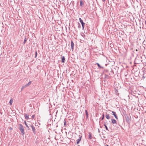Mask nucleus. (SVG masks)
I'll use <instances>...</instances> for the list:
<instances>
[{"mask_svg":"<svg viewBox=\"0 0 146 146\" xmlns=\"http://www.w3.org/2000/svg\"><path fill=\"white\" fill-rule=\"evenodd\" d=\"M25 125H26V126H27V129H29V127L28 126V125L27 124V123L25 121Z\"/></svg>","mask_w":146,"mask_h":146,"instance_id":"14","label":"nucleus"},{"mask_svg":"<svg viewBox=\"0 0 146 146\" xmlns=\"http://www.w3.org/2000/svg\"><path fill=\"white\" fill-rule=\"evenodd\" d=\"M104 126H105V128H106V129L107 130H108H108H108V127H107V126L106 125V123H104Z\"/></svg>","mask_w":146,"mask_h":146,"instance_id":"13","label":"nucleus"},{"mask_svg":"<svg viewBox=\"0 0 146 146\" xmlns=\"http://www.w3.org/2000/svg\"><path fill=\"white\" fill-rule=\"evenodd\" d=\"M36 54H37V52H36V56H35L36 57Z\"/></svg>","mask_w":146,"mask_h":146,"instance_id":"25","label":"nucleus"},{"mask_svg":"<svg viewBox=\"0 0 146 146\" xmlns=\"http://www.w3.org/2000/svg\"><path fill=\"white\" fill-rule=\"evenodd\" d=\"M111 123L113 124V125L114 126H116V120L114 119H111Z\"/></svg>","mask_w":146,"mask_h":146,"instance_id":"3","label":"nucleus"},{"mask_svg":"<svg viewBox=\"0 0 146 146\" xmlns=\"http://www.w3.org/2000/svg\"><path fill=\"white\" fill-rule=\"evenodd\" d=\"M97 65L98 66L100 67V68H102V67L100 65V64L98 63H97Z\"/></svg>","mask_w":146,"mask_h":146,"instance_id":"18","label":"nucleus"},{"mask_svg":"<svg viewBox=\"0 0 146 146\" xmlns=\"http://www.w3.org/2000/svg\"><path fill=\"white\" fill-rule=\"evenodd\" d=\"M62 62L64 63L65 62V58L64 56H62Z\"/></svg>","mask_w":146,"mask_h":146,"instance_id":"10","label":"nucleus"},{"mask_svg":"<svg viewBox=\"0 0 146 146\" xmlns=\"http://www.w3.org/2000/svg\"><path fill=\"white\" fill-rule=\"evenodd\" d=\"M35 117V115H33L32 116V119H33Z\"/></svg>","mask_w":146,"mask_h":146,"instance_id":"19","label":"nucleus"},{"mask_svg":"<svg viewBox=\"0 0 146 146\" xmlns=\"http://www.w3.org/2000/svg\"><path fill=\"white\" fill-rule=\"evenodd\" d=\"M19 128L21 133L23 135L25 134V132L24 131V129L23 125L21 124H19Z\"/></svg>","mask_w":146,"mask_h":146,"instance_id":"1","label":"nucleus"},{"mask_svg":"<svg viewBox=\"0 0 146 146\" xmlns=\"http://www.w3.org/2000/svg\"><path fill=\"white\" fill-rule=\"evenodd\" d=\"M25 87H26V86H25V85L24 86H23L21 88V90H22L24 89V88H25Z\"/></svg>","mask_w":146,"mask_h":146,"instance_id":"17","label":"nucleus"},{"mask_svg":"<svg viewBox=\"0 0 146 146\" xmlns=\"http://www.w3.org/2000/svg\"><path fill=\"white\" fill-rule=\"evenodd\" d=\"M65 123H66V122L65 121V122H64V125L65 124Z\"/></svg>","mask_w":146,"mask_h":146,"instance_id":"27","label":"nucleus"},{"mask_svg":"<svg viewBox=\"0 0 146 146\" xmlns=\"http://www.w3.org/2000/svg\"><path fill=\"white\" fill-rule=\"evenodd\" d=\"M106 118L108 119H109L110 118V117L109 115V114H106Z\"/></svg>","mask_w":146,"mask_h":146,"instance_id":"12","label":"nucleus"},{"mask_svg":"<svg viewBox=\"0 0 146 146\" xmlns=\"http://www.w3.org/2000/svg\"><path fill=\"white\" fill-rule=\"evenodd\" d=\"M31 81L29 82L28 84H26L25 85V86L27 87V86H29V85H30L31 84Z\"/></svg>","mask_w":146,"mask_h":146,"instance_id":"11","label":"nucleus"},{"mask_svg":"<svg viewBox=\"0 0 146 146\" xmlns=\"http://www.w3.org/2000/svg\"><path fill=\"white\" fill-rule=\"evenodd\" d=\"M89 138L90 139L92 138V135L90 133H89Z\"/></svg>","mask_w":146,"mask_h":146,"instance_id":"15","label":"nucleus"},{"mask_svg":"<svg viewBox=\"0 0 146 146\" xmlns=\"http://www.w3.org/2000/svg\"><path fill=\"white\" fill-rule=\"evenodd\" d=\"M82 36L83 37H84V35L83 33V34H82Z\"/></svg>","mask_w":146,"mask_h":146,"instance_id":"23","label":"nucleus"},{"mask_svg":"<svg viewBox=\"0 0 146 146\" xmlns=\"http://www.w3.org/2000/svg\"><path fill=\"white\" fill-rule=\"evenodd\" d=\"M136 51H138V50H137V49H136Z\"/></svg>","mask_w":146,"mask_h":146,"instance_id":"26","label":"nucleus"},{"mask_svg":"<svg viewBox=\"0 0 146 146\" xmlns=\"http://www.w3.org/2000/svg\"><path fill=\"white\" fill-rule=\"evenodd\" d=\"M85 112H86V115L87 116V117L88 115V113L87 112V111L86 110H85Z\"/></svg>","mask_w":146,"mask_h":146,"instance_id":"22","label":"nucleus"},{"mask_svg":"<svg viewBox=\"0 0 146 146\" xmlns=\"http://www.w3.org/2000/svg\"><path fill=\"white\" fill-rule=\"evenodd\" d=\"M24 116L25 119H30L29 117V115L28 114H25Z\"/></svg>","mask_w":146,"mask_h":146,"instance_id":"6","label":"nucleus"},{"mask_svg":"<svg viewBox=\"0 0 146 146\" xmlns=\"http://www.w3.org/2000/svg\"><path fill=\"white\" fill-rule=\"evenodd\" d=\"M80 6L81 7H82L84 5V3L82 0H80Z\"/></svg>","mask_w":146,"mask_h":146,"instance_id":"9","label":"nucleus"},{"mask_svg":"<svg viewBox=\"0 0 146 146\" xmlns=\"http://www.w3.org/2000/svg\"><path fill=\"white\" fill-rule=\"evenodd\" d=\"M104 114H103L102 115V118H101V120H103L104 119Z\"/></svg>","mask_w":146,"mask_h":146,"instance_id":"20","label":"nucleus"},{"mask_svg":"<svg viewBox=\"0 0 146 146\" xmlns=\"http://www.w3.org/2000/svg\"><path fill=\"white\" fill-rule=\"evenodd\" d=\"M112 113L113 115L115 117L116 119H117L118 118L117 117V115L116 114V112L113 111H112Z\"/></svg>","mask_w":146,"mask_h":146,"instance_id":"7","label":"nucleus"},{"mask_svg":"<svg viewBox=\"0 0 146 146\" xmlns=\"http://www.w3.org/2000/svg\"><path fill=\"white\" fill-rule=\"evenodd\" d=\"M105 1V0H103V1L104 2V1Z\"/></svg>","mask_w":146,"mask_h":146,"instance_id":"28","label":"nucleus"},{"mask_svg":"<svg viewBox=\"0 0 146 146\" xmlns=\"http://www.w3.org/2000/svg\"><path fill=\"white\" fill-rule=\"evenodd\" d=\"M145 74H143V78H145V76H144V75Z\"/></svg>","mask_w":146,"mask_h":146,"instance_id":"24","label":"nucleus"},{"mask_svg":"<svg viewBox=\"0 0 146 146\" xmlns=\"http://www.w3.org/2000/svg\"><path fill=\"white\" fill-rule=\"evenodd\" d=\"M26 41H27V39H26V38H25V39L24 41V42H23V44H25L26 42Z\"/></svg>","mask_w":146,"mask_h":146,"instance_id":"21","label":"nucleus"},{"mask_svg":"<svg viewBox=\"0 0 146 146\" xmlns=\"http://www.w3.org/2000/svg\"><path fill=\"white\" fill-rule=\"evenodd\" d=\"M80 137H79V138L78 139H77L76 140V141H77L76 143L77 144H78V143H79L80 141L81 140L82 136H80Z\"/></svg>","mask_w":146,"mask_h":146,"instance_id":"4","label":"nucleus"},{"mask_svg":"<svg viewBox=\"0 0 146 146\" xmlns=\"http://www.w3.org/2000/svg\"><path fill=\"white\" fill-rule=\"evenodd\" d=\"M13 102V100L12 99H11L9 102V103L10 105H12V103Z\"/></svg>","mask_w":146,"mask_h":146,"instance_id":"16","label":"nucleus"},{"mask_svg":"<svg viewBox=\"0 0 146 146\" xmlns=\"http://www.w3.org/2000/svg\"><path fill=\"white\" fill-rule=\"evenodd\" d=\"M79 20L80 22L82 24V29L84 30L85 23L83 22V20L81 19V18H79Z\"/></svg>","mask_w":146,"mask_h":146,"instance_id":"2","label":"nucleus"},{"mask_svg":"<svg viewBox=\"0 0 146 146\" xmlns=\"http://www.w3.org/2000/svg\"><path fill=\"white\" fill-rule=\"evenodd\" d=\"M31 127H32V130L33 131L34 133L35 134L36 133L35 129V127L33 125H31Z\"/></svg>","mask_w":146,"mask_h":146,"instance_id":"8","label":"nucleus"},{"mask_svg":"<svg viewBox=\"0 0 146 146\" xmlns=\"http://www.w3.org/2000/svg\"><path fill=\"white\" fill-rule=\"evenodd\" d=\"M74 45L73 42L72 40L71 41V49L72 50L74 49Z\"/></svg>","mask_w":146,"mask_h":146,"instance_id":"5","label":"nucleus"},{"mask_svg":"<svg viewBox=\"0 0 146 146\" xmlns=\"http://www.w3.org/2000/svg\"><path fill=\"white\" fill-rule=\"evenodd\" d=\"M79 24H80L79 23ZM80 27V25H79Z\"/></svg>","mask_w":146,"mask_h":146,"instance_id":"29","label":"nucleus"}]
</instances>
